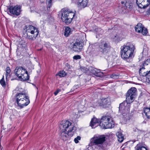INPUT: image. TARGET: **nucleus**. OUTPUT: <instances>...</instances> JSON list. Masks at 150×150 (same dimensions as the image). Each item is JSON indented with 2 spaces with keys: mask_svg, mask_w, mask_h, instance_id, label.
<instances>
[{
  "mask_svg": "<svg viewBox=\"0 0 150 150\" xmlns=\"http://www.w3.org/2000/svg\"><path fill=\"white\" fill-rule=\"evenodd\" d=\"M136 89L132 88L127 92L126 95V100L120 103L119 107V111L125 115V113H128L129 111L130 104L134 100L136 96Z\"/></svg>",
  "mask_w": 150,
  "mask_h": 150,
  "instance_id": "1",
  "label": "nucleus"
},
{
  "mask_svg": "<svg viewBox=\"0 0 150 150\" xmlns=\"http://www.w3.org/2000/svg\"><path fill=\"white\" fill-rule=\"evenodd\" d=\"M59 128L62 131L60 137L64 140L67 139L68 136L73 135V134L72 132H74L76 128V127L71 125V122L67 120L61 122Z\"/></svg>",
  "mask_w": 150,
  "mask_h": 150,
  "instance_id": "2",
  "label": "nucleus"
},
{
  "mask_svg": "<svg viewBox=\"0 0 150 150\" xmlns=\"http://www.w3.org/2000/svg\"><path fill=\"white\" fill-rule=\"evenodd\" d=\"M134 47L132 44L128 45H124L121 47V57L124 60L131 62L133 57Z\"/></svg>",
  "mask_w": 150,
  "mask_h": 150,
  "instance_id": "3",
  "label": "nucleus"
},
{
  "mask_svg": "<svg viewBox=\"0 0 150 150\" xmlns=\"http://www.w3.org/2000/svg\"><path fill=\"white\" fill-rule=\"evenodd\" d=\"M16 100L18 105L21 108L27 106L30 103L27 93L23 92L16 94Z\"/></svg>",
  "mask_w": 150,
  "mask_h": 150,
  "instance_id": "4",
  "label": "nucleus"
},
{
  "mask_svg": "<svg viewBox=\"0 0 150 150\" xmlns=\"http://www.w3.org/2000/svg\"><path fill=\"white\" fill-rule=\"evenodd\" d=\"M74 15V13L69 11L67 9H63L59 13L58 16L59 17H61L63 22L68 25L71 22Z\"/></svg>",
  "mask_w": 150,
  "mask_h": 150,
  "instance_id": "5",
  "label": "nucleus"
},
{
  "mask_svg": "<svg viewBox=\"0 0 150 150\" xmlns=\"http://www.w3.org/2000/svg\"><path fill=\"white\" fill-rule=\"evenodd\" d=\"M100 125L102 129L112 128L113 127L114 122L112 118L110 116H103L100 120Z\"/></svg>",
  "mask_w": 150,
  "mask_h": 150,
  "instance_id": "6",
  "label": "nucleus"
},
{
  "mask_svg": "<svg viewBox=\"0 0 150 150\" xmlns=\"http://www.w3.org/2000/svg\"><path fill=\"white\" fill-rule=\"evenodd\" d=\"M14 73L22 81L28 80L29 79L28 71L22 67H16L14 69Z\"/></svg>",
  "mask_w": 150,
  "mask_h": 150,
  "instance_id": "7",
  "label": "nucleus"
},
{
  "mask_svg": "<svg viewBox=\"0 0 150 150\" xmlns=\"http://www.w3.org/2000/svg\"><path fill=\"white\" fill-rule=\"evenodd\" d=\"M25 28L27 33L26 38L31 40H34L38 35V29L31 25H26Z\"/></svg>",
  "mask_w": 150,
  "mask_h": 150,
  "instance_id": "8",
  "label": "nucleus"
},
{
  "mask_svg": "<svg viewBox=\"0 0 150 150\" xmlns=\"http://www.w3.org/2000/svg\"><path fill=\"white\" fill-rule=\"evenodd\" d=\"M105 137L103 135H96L90 140L91 145L99 146L102 144L105 141Z\"/></svg>",
  "mask_w": 150,
  "mask_h": 150,
  "instance_id": "9",
  "label": "nucleus"
},
{
  "mask_svg": "<svg viewBox=\"0 0 150 150\" xmlns=\"http://www.w3.org/2000/svg\"><path fill=\"white\" fill-rule=\"evenodd\" d=\"M101 51L104 55H108V52L110 48L109 43L104 42H101L99 45Z\"/></svg>",
  "mask_w": 150,
  "mask_h": 150,
  "instance_id": "10",
  "label": "nucleus"
},
{
  "mask_svg": "<svg viewBox=\"0 0 150 150\" xmlns=\"http://www.w3.org/2000/svg\"><path fill=\"white\" fill-rule=\"evenodd\" d=\"M139 69V74L140 76L146 77V81L150 83V71H148L145 70L144 66L140 67Z\"/></svg>",
  "mask_w": 150,
  "mask_h": 150,
  "instance_id": "11",
  "label": "nucleus"
},
{
  "mask_svg": "<svg viewBox=\"0 0 150 150\" xmlns=\"http://www.w3.org/2000/svg\"><path fill=\"white\" fill-rule=\"evenodd\" d=\"M83 43L82 41H77L73 45V49L76 52H81L83 48Z\"/></svg>",
  "mask_w": 150,
  "mask_h": 150,
  "instance_id": "12",
  "label": "nucleus"
},
{
  "mask_svg": "<svg viewBox=\"0 0 150 150\" xmlns=\"http://www.w3.org/2000/svg\"><path fill=\"white\" fill-rule=\"evenodd\" d=\"M9 11L10 13L13 15H18L20 12V7L18 6H10L9 9Z\"/></svg>",
  "mask_w": 150,
  "mask_h": 150,
  "instance_id": "13",
  "label": "nucleus"
},
{
  "mask_svg": "<svg viewBox=\"0 0 150 150\" xmlns=\"http://www.w3.org/2000/svg\"><path fill=\"white\" fill-rule=\"evenodd\" d=\"M88 71L89 72L96 76L100 77L103 74L100 71V70L94 69L91 67H88Z\"/></svg>",
  "mask_w": 150,
  "mask_h": 150,
  "instance_id": "14",
  "label": "nucleus"
},
{
  "mask_svg": "<svg viewBox=\"0 0 150 150\" xmlns=\"http://www.w3.org/2000/svg\"><path fill=\"white\" fill-rule=\"evenodd\" d=\"M88 3L87 0H78L77 5L79 8L82 9L87 6Z\"/></svg>",
  "mask_w": 150,
  "mask_h": 150,
  "instance_id": "15",
  "label": "nucleus"
},
{
  "mask_svg": "<svg viewBox=\"0 0 150 150\" xmlns=\"http://www.w3.org/2000/svg\"><path fill=\"white\" fill-rule=\"evenodd\" d=\"M100 122V119H97L95 117H93L90 122V126L92 128H95L98 126V123Z\"/></svg>",
  "mask_w": 150,
  "mask_h": 150,
  "instance_id": "16",
  "label": "nucleus"
},
{
  "mask_svg": "<svg viewBox=\"0 0 150 150\" xmlns=\"http://www.w3.org/2000/svg\"><path fill=\"white\" fill-rule=\"evenodd\" d=\"M100 106L103 108H106L109 107L110 105V100L108 98L102 99V103L100 104Z\"/></svg>",
  "mask_w": 150,
  "mask_h": 150,
  "instance_id": "17",
  "label": "nucleus"
},
{
  "mask_svg": "<svg viewBox=\"0 0 150 150\" xmlns=\"http://www.w3.org/2000/svg\"><path fill=\"white\" fill-rule=\"evenodd\" d=\"M144 1H146V2H141V3H139V4L137 3V4L139 8H145L149 5L150 2L148 1V0H144Z\"/></svg>",
  "mask_w": 150,
  "mask_h": 150,
  "instance_id": "18",
  "label": "nucleus"
},
{
  "mask_svg": "<svg viewBox=\"0 0 150 150\" xmlns=\"http://www.w3.org/2000/svg\"><path fill=\"white\" fill-rule=\"evenodd\" d=\"M143 112L147 118L150 119V108H144Z\"/></svg>",
  "mask_w": 150,
  "mask_h": 150,
  "instance_id": "19",
  "label": "nucleus"
},
{
  "mask_svg": "<svg viewBox=\"0 0 150 150\" xmlns=\"http://www.w3.org/2000/svg\"><path fill=\"white\" fill-rule=\"evenodd\" d=\"M144 27L143 25L141 23H138L135 27L136 31L138 33L141 32Z\"/></svg>",
  "mask_w": 150,
  "mask_h": 150,
  "instance_id": "20",
  "label": "nucleus"
},
{
  "mask_svg": "<svg viewBox=\"0 0 150 150\" xmlns=\"http://www.w3.org/2000/svg\"><path fill=\"white\" fill-rule=\"evenodd\" d=\"M27 43L23 40H19L18 44V47H24L26 46Z\"/></svg>",
  "mask_w": 150,
  "mask_h": 150,
  "instance_id": "21",
  "label": "nucleus"
},
{
  "mask_svg": "<svg viewBox=\"0 0 150 150\" xmlns=\"http://www.w3.org/2000/svg\"><path fill=\"white\" fill-rule=\"evenodd\" d=\"M116 135L118 138V140L119 142H122L124 140V136L120 132H118L116 134Z\"/></svg>",
  "mask_w": 150,
  "mask_h": 150,
  "instance_id": "22",
  "label": "nucleus"
},
{
  "mask_svg": "<svg viewBox=\"0 0 150 150\" xmlns=\"http://www.w3.org/2000/svg\"><path fill=\"white\" fill-rule=\"evenodd\" d=\"M71 32V28L69 27H67L65 29L64 35L65 37H68L70 34Z\"/></svg>",
  "mask_w": 150,
  "mask_h": 150,
  "instance_id": "23",
  "label": "nucleus"
},
{
  "mask_svg": "<svg viewBox=\"0 0 150 150\" xmlns=\"http://www.w3.org/2000/svg\"><path fill=\"white\" fill-rule=\"evenodd\" d=\"M136 150H148L147 149L143 146H140L139 145H137L135 147Z\"/></svg>",
  "mask_w": 150,
  "mask_h": 150,
  "instance_id": "24",
  "label": "nucleus"
},
{
  "mask_svg": "<svg viewBox=\"0 0 150 150\" xmlns=\"http://www.w3.org/2000/svg\"><path fill=\"white\" fill-rule=\"evenodd\" d=\"M132 7V4L129 2H126L125 4L124 8H131Z\"/></svg>",
  "mask_w": 150,
  "mask_h": 150,
  "instance_id": "25",
  "label": "nucleus"
},
{
  "mask_svg": "<svg viewBox=\"0 0 150 150\" xmlns=\"http://www.w3.org/2000/svg\"><path fill=\"white\" fill-rule=\"evenodd\" d=\"M66 73L64 71H60L59 73L56 74V76H59L60 77H64L66 76Z\"/></svg>",
  "mask_w": 150,
  "mask_h": 150,
  "instance_id": "26",
  "label": "nucleus"
},
{
  "mask_svg": "<svg viewBox=\"0 0 150 150\" xmlns=\"http://www.w3.org/2000/svg\"><path fill=\"white\" fill-rule=\"evenodd\" d=\"M0 83L3 87L5 88L6 87V84L4 76H3L2 79L0 80Z\"/></svg>",
  "mask_w": 150,
  "mask_h": 150,
  "instance_id": "27",
  "label": "nucleus"
},
{
  "mask_svg": "<svg viewBox=\"0 0 150 150\" xmlns=\"http://www.w3.org/2000/svg\"><path fill=\"white\" fill-rule=\"evenodd\" d=\"M140 33H141L143 35H146L148 33L147 30L146 28L144 27Z\"/></svg>",
  "mask_w": 150,
  "mask_h": 150,
  "instance_id": "28",
  "label": "nucleus"
},
{
  "mask_svg": "<svg viewBox=\"0 0 150 150\" xmlns=\"http://www.w3.org/2000/svg\"><path fill=\"white\" fill-rule=\"evenodd\" d=\"M80 69L82 71L84 72H86L88 71H89L88 68H87L85 67H81Z\"/></svg>",
  "mask_w": 150,
  "mask_h": 150,
  "instance_id": "29",
  "label": "nucleus"
},
{
  "mask_svg": "<svg viewBox=\"0 0 150 150\" xmlns=\"http://www.w3.org/2000/svg\"><path fill=\"white\" fill-rule=\"evenodd\" d=\"M52 0H46V3L48 7L50 8L52 6Z\"/></svg>",
  "mask_w": 150,
  "mask_h": 150,
  "instance_id": "30",
  "label": "nucleus"
},
{
  "mask_svg": "<svg viewBox=\"0 0 150 150\" xmlns=\"http://www.w3.org/2000/svg\"><path fill=\"white\" fill-rule=\"evenodd\" d=\"M114 40L116 42H118L120 40V38L118 35H116L114 36V38H113Z\"/></svg>",
  "mask_w": 150,
  "mask_h": 150,
  "instance_id": "31",
  "label": "nucleus"
},
{
  "mask_svg": "<svg viewBox=\"0 0 150 150\" xmlns=\"http://www.w3.org/2000/svg\"><path fill=\"white\" fill-rule=\"evenodd\" d=\"M149 63H150V59H147L144 62L142 66L144 67L145 65H148Z\"/></svg>",
  "mask_w": 150,
  "mask_h": 150,
  "instance_id": "32",
  "label": "nucleus"
},
{
  "mask_svg": "<svg viewBox=\"0 0 150 150\" xmlns=\"http://www.w3.org/2000/svg\"><path fill=\"white\" fill-rule=\"evenodd\" d=\"M81 137L80 136H77L76 138H75L74 139V142L76 143H77L79 142V140L81 139Z\"/></svg>",
  "mask_w": 150,
  "mask_h": 150,
  "instance_id": "33",
  "label": "nucleus"
},
{
  "mask_svg": "<svg viewBox=\"0 0 150 150\" xmlns=\"http://www.w3.org/2000/svg\"><path fill=\"white\" fill-rule=\"evenodd\" d=\"M110 77L113 79H117L118 78V76L115 74H112L110 76Z\"/></svg>",
  "mask_w": 150,
  "mask_h": 150,
  "instance_id": "34",
  "label": "nucleus"
},
{
  "mask_svg": "<svg viewBox=\"0 0 150 150\" xmlns=\"http://www.w3.org/2000/svg\"><path fill=\"white\" fill-rule=\"evenodd\" d=\"M81 58V56L79 55H75L73 57V59L76 60L80 59Z\"/></svg>",
  "mask_w": 150,
  "mask_h": 150,
  "instance_id": "35",
  "label": "nucleus"
},
{
  "mask_svg": "<svg viewBox=\"0 0 150 150\" xmlns=\"http://www.w3.org/2000/svg\"><path fill=\"white\" fill-rule=\"evenodd\" d=\"M11 72V70L10 68V67H8L6 68V73L9 74Z\"/></svg>",
  "mask_w": 150,
  "mask_h": 150,
  "instance_id": "36",
  "label": "nucleus"
},
{
  "mask_svg": "<svg viewBox=\"0 0 150 150\" xmlns=\"http://www.w3.org/2000/svg\"><path fill=\"white\" fill-rule=\"evenodd\" d=\"M150 0H148V1L150 2ZM141 2H146V1H144V0H137L136 2L138 3L139 4V3H141Z\"/></svg>",
  "mask_w": 150,
  "mask_h": 150,
  "instance_id": "37",
  "label": "nucleus"
},
{
  "mask_svg": "<svg viewBox=\"0 0 150 150\" xmlns=\"http://www.w3.org/2000/svg\"><path fill=\"white\" fill-rule=\"evenodd\" d=\"M61 90L60 89H57L55 92L54 93V94L55 96H56L58 93Z\"/></svg>",
  "mask_w": 150,
  "mask_h": 150,
  "instance_id": "38",
  "label": "nucleus"
},
{
  "mask_svg": "<svg viewBox=\"0 0 150 150\" xmlns=\"http://www.w3.org/2000/svg\"><path fill=\"white\" fill-rule=\"evenodd\" d=\"M101 30H102L101 29L99 28H96L95 29V31L97 32H100Z\"/></svg>",
  "mask_w": 150,
  "mask_h": 150,
  "instance_id": "39",
  "label": "nucleus"
},
{
  "mask_svg": "<svg viewBox=\"0 0 150 150\" xmlns=\"http://www.w3.org/2000/svg\"><path fill=\"white\" fill-rule=\"evenodd\" d=\"M7 74L6 73V74L5 75V76L6 77V79H7V76H8V74Z\"/></svg>",
  "mask_w": 150,
  "mask_h": 150,
  "instance_id": "40",
  "label": "nucleus"
},
{
  "mask_svg": "<svg viewBox=\"0 0 150 150\" xmlns=\"http://www.w3.org/2000/svg\"><path fill=\"white\" fill-rule=\"evenodd\" d=\"M149 12H150V7L149 10Z\"/></svg>",
  "mask_w": 150,
  "mask_h": 150,
  "instance_id": "41",
  "label": "nucleus"
},
{
  "mask_svg": "<svg viewBox=\"0 0 150 150\" xmlns=\"http://www.w3.org/2000/svg\"><path fill=\"white\" fill-rule=\"evenodd\" d=\"M124 3V2H122V4H123Z\"/></svg>",
  "mask_w": 150,
  "mask_h": 150,
  "instance_id": "42",
  "label": "nucleus"
},
{
  "mask_svg": "<svg viewBox=\"0 0 150 150\" xmlns=\"http://www.w3.org/2000/svg\"><path fill=\"white\" fill-rule=\"evenodd\" d=\"M105 58L106 59H107V58H106V56H105Z\"/></svg>",
  "mask_w": 150,
  "mask_h": 150,
  "instance_id": "43",
  "label": "nucleus"
}]
</instances>
